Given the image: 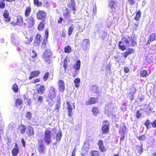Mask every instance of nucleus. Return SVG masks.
I'll list each match as a JSON object with an SVG mask.
<instances>
[{
    "mask_svg": "<svg viewBox=\"0 0 156 156\" xmlns=\"http://www.w3.org/2000/svg\"><path fill=\"white\" fill-rule=\"evenodd\" d=\"M155 35L154 34H152L149 37V40L150 41H153L155 40Z\"/></svg>",
    "mask_w": 156,
    "mask_h": 156,
    "instance_id": "nucleus-40",
    "label": "nucleus"
},
{
    "mask_svg": "<svg viewBox=\"0 0 156 156\" xmlns=\"http://www.w3.org/2000/svg\"><path fill=\"white\" fill-rule=\"evenodd\" d=\"M40 81V78H38L32 81V83H37L39 82Z\"/></svg>",
    "mask_w": 156,
    "mask_h": 156,
    "instance_id": "nucleus-60",
    "label": "nucleus"
},
{
    "mask_svg": "<svg viewBox=\"0 0 156 156\" xmlns=\"http://www.w3.org/2000/svg\"><path fill=\"white\" fill-rule=\"evenodd\" d=\"M34 4L37 7L41 6L42 5V3L39 2V0H34Z\"/></svg>",
    "mask_w": 156,
    "mask_h": 156,
    "instance_id": "nucleus-37",
    "label": "nucleus"
},
{
    "mask_svg": "<svg viewBox=\"0 0 156 156\" xmlns=\"http://www.w3.org/2000/svg\"><path fill=\"white\" fill-rule=\"evenodd\" d=\"M26 24L28 28L33 27L35 25V18L33 16L28 17L25 20Z\"/></svg>",
    "mask_w": 156,
    "mask_h": 156,
    "instance_id": "nucleus-5",
    "label": "nucleus"
},
{
    "mask_svg": "<svg viewBox=\"0 0 156 156\" xmlns=\"http://www.w3.org/2000/svg\"><path fill=\"white\" fill-rule=\"evenodd\" d=\"M100 35L102 37V39H104L107 36V33L103 31H101L100 33Z\"/></svg>",
    "mask_w": 156,
    "mask_h": 156,
    "instance_id": "nucleus-42",
    "label": "nucleus"
},
{
    "mask_svg": "<svg viewBox=\"0 0 156 156\" xmlns=\"http://www.w3.org/2000/svg\"><path fill=\"white\" fill-rule=\"evenodd\" d=\"M151 122H150L149 119H147L146 120V121L144 123V125L145 126L150 125V124H151Z\"/></svg>",
    "mask_w": 156,
    "mask_h": 156,
    "instance_id": "nucleus-64",
    "label": "nucleus"
},
{
    "mask_svg": "<svg viewBox=\"0 0 156 156\" xmlns=\"http://www.w3.org/2000/svg\"><path fill=\"white\" fill-rule=\"evenodd\" d=\"M33 98L37 103L40 105L43 103L44 99L43 96L41 95H38V94H37V93L33 94Z\"/></svg>",
    "mask_w": 156,
    "mask_h": 156,
    "instance_id": "nucleus-13",
    "label": "nucleus"
},
{
    "mask_svg": "<svg viewBox=\"0 0 156 156\" xmlns=\"http://www.w3.org/2000/svg\"><path fill=\"white\" fill-rule=\"evenodd\" d=\"M25 38L26 39L24 41L25 43L27 44H30L33 40V36H27Z\"/></svg>",
    "mask_w": 156,
    "mask_h": 156,
    "instance_id": "nucleus-25",
    "label": "nucleus"
},
{
    "mask_svg": "<svg viewBox=\"0 0 156 156\" xmlns=\"http://www.w3.org/2000/svg\"><path fill=\"white\" fill-rule=\"evenodd\" d=\"M92 112L95 116L98 115V108L97 107H94L92 109Z\"/></svg>",
    "mask_w": 156,
    "mask_h": 156,
    "instance_id": "nucleus-47",
    "label": "nucleus"
},
{
    "mask_svg": "<svg viewBox=\"0 0 156 156\" xmlns=\"http://www.w3.org/2000/svg\"><path fill=\"white\" fill-rule=\"evenodd\" d=\"M45 90L46 88L43 85H41L37 90V94H43L44 93Z\"/></svg>",
    "mask_w": 156,
    "mask_h": 156,
    "instance_id": "nucleus-22",
    "label": "nucleus"
},
{
    "mask_svg": "<svg viewBox=\"0 0 156 156\" xmlns=\"http://www.w3.org/2000/svg\"><path fill=\"white\" fill-rule=\"evenodd\" d=\"M130 5H133L135 3V0H128Z\"/></svg>",
    "mask_w": 156,
    "mask_h": 156,
    "instance_id": "nucleus-63",
    "label": "nucleus"
},
{
    "mask_svg": "<svg viewBox=\"0 0 156 156\" xmlns=\"http://www.w3.org/2000/svg\"><path fill=\"white\" fill-rule=\"evenodd\" d=\"M74 27L73 25H71L69 27L68 30V35L69 36L71 35L73 31Z\"/></svg>",
    "mask_w": 156,
    "mask_h": 156,
    "instance_id": "nucleus-31",
    "label": "nucleus"
},
{
    "mask_svg": "<svg viewBox=\"0 0 156 156\" xmlns=\"http://www.w3.org/2000/svg\"><path fill=\"white\" fill-rule=\"evenodd\" d=\"M91 90L93 92H95L97 90V87L95 85H93L91 87Z\"/></svg>",
    "mask_w": 156,
    "mask_h": 156,
    "instance_id": "nucleus-59",
    "label": "nucleus"
},
{
    "mask_svg": "<svg viewBox=\"0 0 156 156\" xmlns=\"http://www.w3.org/2000/svg\"><path fill=\"white\" fill-rule=\"evenodd\" d=\"M119 47L120 49L122 51H124L126 49V47L125 45L122 44L121 41H119Z\"/></svg>",
    "mask_w": 156,
    "mask_h": 156,
    "instance_id": "nucleus-36",
    "label": "nucleus"
},
{
    "mask_svg": "<svg viewBox=\"0 0 156 156\" xmlns=\"http://www.w3.org/2000/svg\"><path fill=\"white\" fill-rule=\"evenodd\" d=\"M147 72L146 70H142L141 71L140 73V75L143 77H146L147 76Z\"/></svg>",
    "mask_w": 156,
    "mask_h": 156,
    "instance_id": "nucleus-33",
    "label": "nucleus"
},
{
    "mask_svg": "<svg viewBox=\"0 0 156 156\" xmlns=\"http://www.w3.org/2000/svg\"><path fill=\"white\" fill-rule=\"evenodd\" d=\"M142 115V112L141 111L137 110L136 112V116L137 119H139Z\"/></svg>",
    "mask_w": 156,
    "mask_h": 156,
    "instance_id": "nucleus-49",
    "label": "nucleus"
},
{
    "mask_svg": "<svg viewBox=\"0 0 156 156\" xmlns=\"http://www.w3.org/2000/svg\"><path fill=\"white\" fill-rule=\"evenodd\" d=\"M49 36V30L48 28H46L45 30V34L44 39L41 45L42 48L44 49L46 47L48 42V39Z\"/></svg>",
    "mask_w": 156,
    "mask_h": 156,
    "instance_id": "nucleus-6",
    "label": "nucleus"
},
{
    "mask_svg": "<svg viewBox=\"0 0 156 156\" xmlns=\"http://www.w3.org/2000/svg\"><path fill=\"white\" fill-rule=\"evenodd\" d=\"M5 6V4L4 0H0V8L1 9H3Z\"/></svg>",
    "mask_w": 156,
    "mask_h": 156,
    "instance_id": "nucleus-41",
    "label": "nucleus"
},
{
    "mask_svg": "<svg viewBox=\"0 0 156 156\" xmlns=\"http://www.w3.org/2000/svg\"><path fill=\"white\" fill-rule=\"evenodd\" d=\"M114 108L113 104L112 103H107L106 104L105 108V114H107L108 115H111L112 114Z\"/></svg>",
    "mask_w": 156,
    "mask_h": 156,
    "instance_id": "nucleus-8",
    "label": "nucleus"
},
{
    "mask_svg": "<svg viewBox=\"0 0 156 156\" xmlns=\"http://www.w3.org/2000/svg\"><path fill=\"white\" fill-rule=\"evenodd\" d=\"M109 5L110 7L112 9L115 7L116 4L114 2L111 1L110 2Z\"/></svg>",
    "mask_w": 156,
    "mask_h": 156,
    "instance_id": "nucleus-52",
    "label": "nucleus"
},
{
    "mask_svg": "<svg viewBox=\"0 0 156 156\" xmlns=\"http://www.w3.org/2000/svg\"><path fill=\"white\" fill-rule=\"evenodd\" d=\"M9 12L7 10H4L3 16L4 18V21L7 22H9L10 21V17L9 16Z\"/></svg>",
    "mask_w": 156,
    "mask_h": 156,
    "instance_id": "nucleus-20",
    "label": "nucleus"
},
{
    "mask_svg": "<svg viewBox=\"0 0 156 156\" xmlns=\"http://www.w3.org/2000/svg\"><path fill=\"white\" fill-rule=\"evenodd\" d=\"M151 124L153 127H156V119L154 120L152 122H151Z\"/></svg>",
    "mask_w": 156,
    "mask_h": 156,
    "instance_id": "nucleus-58",
    "label": "nucleus"
},
{
    "mask_svg": "<svg viewBox=\"0 0 156 156\" xmlns=\"http://www.w3.org/2000/svg\"><path fill=\"white\" fill-rule=\"evenodd\" d=\"M19 152V147L17 144L15 143L14 147L12 149L11 151L12 156H17Z\"/></svg>",
    "mask_w": 156,
    "mask_h": 156,
    "instance_id": "nucleus-16",
    "label": "nucleus"
},
{
    "mask_svg": "<svg viewBox=\"0 0 156 156\" xmlns=\"http://www.w3.org/2000/svg\"><path fill=\"white\" fill-rule=\"evenodd\" d=\"M82 151L85 154H87L89 148L83 146L82 148Z\"/></svg>",
    "mask_w": 156,
    "mask_h": 156,
    "instance_id": "nucleus-46",
    "label": "nucleus"
},
{
    "mask_svg": "<svg viewBox=\"0 0 156 156\" xmlns=\"http://www.w3.org/2000/svg\"><path fill=\"white\" fill-rule=\"evenodd\" d=\"M26 133L29 136H33L34 134L33 128L31 126H28L27 128Z\"/></svg>",
    "mask_w": 156,
    "mask_h": 156,
    "instance_id": "nucleus-19",
    "label": "nucleus"
},
{
    "mask_svg": "<svg viewBox=\"0 0 156 156\" xmlns=\"http://www.w3.org/2000/svg\"><path fill=\"white\" fill-rule=\"evenodd\" d=\"M47 13L44 10H39L36 13V17L39 20H46L47 18Z\"/></svg>",
    "mask_w": 156,
    "mask_h": 156,
    "instance_id": "nucleus-7",
    "label": "nucleus"
},
{
    "mask_svg": "<svg viewBox=\"0 0 156 156\" xmlns=\"http://www.w3.org/2000/svg\"><path fill=\"white\" fill-rule=\"evenodd\" d=\"M121 41L122 42L123 44H129V42L128 41H127V40H126L124 37L122 38Z\"/></svg>",
    "mask_w": 156,
    "mask_h": 156,
    "instance_id": "nucleus-54",
    "label": "nucleus"
},
{
    "mask_svg": "<svg viewBox=\"0 0 156 156\" xmlns=\"http://www.w3.org/2000/svg\"><path fill=\"white\" fill-rule=\"evenodd\" d=\"M40 74V72L39 70H34L32 71L30 73L29 79L31 80L33 78L37 77Z\"/></svg>",
    "mask_w": 156,
    "mask_h": 156,
    "instance_id": "nucleus-18",
    "label": "nucleus"
},
{
    "mask_svg": "<svg viewBox=\"0 0 156 156\" xmlns=\"http://www.w3.org/2000/svg\"><path fill=\"white\" fill-rule=\"evenodd\" d=\"M41 36L39 34H37L34 39L33 43V45L34 47H38L41 41Z\"/></svg>",
    "mask_w": 156,
    "mask_h": 156,
    "instance_id": "nucleus-11",
    "label": "nucleus"
},
{
    "mask_svg": "<svg viewBox=\"0 0 156 156\" xmlns=\"http://www.w3.org/2000/svg\"><path fill=\"white\" fill-rule=\"evenodd\" d=\"M141 13L140 12V11H138L136 13V15L134 18V19L136 21L139 20L141 16Z\"/></svg>",
    "mask_w": 156,
    "mask_h": 156,
    "instance_id": "nucleus-38",
    "label": "nucleus"
},
{
    "mask_svg": "<svg viewBox=\"0 0 156 156\" xmlns=\"http://www.w3.org/2000/svg\"><path fill=\"white\" fill-rule=\"evenodd\" d=\"M101 130L102 133L104 134H105L109 133V125L108 124L107 121H104L103 122Z\"/></svg>",
    "mask_w": 156,
    "mask_h": 156,
    "instance_id": "nucleus-9",
    "label": "nucleus"
},
{
    "mask_svg": "<svg viewBox=\"0 0 156 156\" xmlns=\"http://www.w3.org/2000/svg\"><path fill=\"white\" fill-rule=\"evenodd\" d=\"M51 50L46 49L45 50L43 55L42 57L44 61L48 64H50L51 62L50 58L51 56Z\"/></svg>",
    "mask_w": 156,
    "mask_h": 156,
    "instance_id": "nucleus-4",
    "label": "nucleus"
},
{
    "mask_svg": "<svg viewBox=\"0 0 156 156\" xmlns=\"http://www.w3.org/2000/svg\"><path fill=\"white\" fill-rule=\"evenodd\" d=\"M62 132L61 131H58L56 135V141L55 143L53 144V145H55L60 142L62 137Z\"/></svg>",
    "mask_w": 156,
    "mask_h": 156,
    "instance_id": "nucleus-17",
    "label": "nucleus"
},
{
    "mask_svg": "<svg viewBox=\"0 0 156 156\" xmlns=\"http://www.w3.org/2000/svg\"><path fill=\"white\" fill-rule=\"evenodd\" d=\"M26 130V127L23 124L19 126L17 129V131H19L21 133L23 134L25 133Z\"/></svg>",
    "mask_w": 156,
    "mask_h": 156,
    "instance_id": "nucleus-23",
    "label": "nucleus"
},
{
    "mask_svg": "<svg viewBox=\"0 0 156 156\" xmlns=\"http://www.w3.org/2000/svg\"><path fill=\"white\" fill-rule=\"evenodd\" d=\"M135 49L132 48H129L128 49L126 50V51L128 52V53L129 54H131L132 53H134L135 52Z\"/></svg>",
    "mask_w": 156,
    "mask_h": 156,
    "instance_id": "nucleus-43",
    "label": "nucleus"
},
{
    "mask_svg": "<svg viewBox=\"0 0 156 156\" xmlns=\"http://www.w3.org/2000/svg\"><path fill=\"white\" fill-rule=\"evenodd\" d=\"M90 42L88 39H85L83 40L82 44V47L85 50H87L89 49V47Z\"/></svg>",
    "mask_w": 156,
    "mask_h": 156,
    "instance_id": "nucleus-15",
    "label": "nucleus"
},
{
    "mask_svg": "<svg viewBox=\"0 0 156 156\" xmlns=\"http://www.w3.org/2000/svg\"><path fill=\"white\" fill-rule=\"evenodd\" d=\"M66 31H62V34L61 35V37H66Z\"/></svg>",
    "mask_w": 156,
    "mask_h": 156,
    "instance_id": "nucleus-61",
    "label": "nucleus"
},
{
    "mask_svg": "<svg viewBox=\"0 0 156 156\" xmlns=\"http://www.w3.org/2000/svg\"><path fill=\"white\" fill-rule=\"evenodd\" d=\"M66 109L68 110V115L69 117H71L73 115L72 110L75 109V103L72 99H69L66 101Z\"/></svg>",
    "mask_w": 156,
    "mask_h": 156,
    "instance_id": "nucleus-1",
    "label": "nucleus"
},
{
    "mask_svg": "<svg viewBox=\"0 0 156 156\" xmlns=\"http://www.w3.org/2000/svg\"><path fill=\"white\" fill-rule=\"evenodd\" d=\"M46 24V20H42L40 22L37 26V29L39 31H42L44 29Z\"/></svg>",
    "mask_w": 156,
    "mask_h": 156,
    "instance_id": "nucleus-21",
    "label": "nucleus"
},
{
    "mask_svg": "<svg viewBox=\"0 0 156 156\" xmlns=\"http://www.w3.org/2000/svg\"><path fill=\"white\" fill-rule=\"evenodd\" d=\"M32 10V8L30 6L27 7L24 11V16L25 17H28L30 15Z\"/></svg>",
    "mask_w": 156,
    "mask_h": 156,
    "instance_id": "nucleus-24",
    "label": "nucleus"
},
{
    "mask_svg": "<svg viewBox=\"0 0 156 156\" xmlns=\"http://www.w3.org/2000/svg\"><path fill=\"white\" fill-rule=\"evenodd\" d=\"M24 23L23 18L22 16L20 15H17L16 16V19L12 21L10 24L13 27L16 26L19 27H22Z\"/></svg>",
    "mask_w": 156,
    "mask_h": 156,
    "instance_id": "nucleus-2",
    "label": "nucleus"
},
{
    "mask_svg": "<svg viewBox=\"0 0 156 156\" xmlns=\"http://www.w3.org/2000/svg\"><path fill=\"white\" fill-rule=\"evenodd\" d=\"M98 146L99 147V150L102 152H105L106 149L104 146L103 142L101 140H99L98 142Z\"/></svg>",
    "mask_w": 156,
    "mask_h": 156,
    "instance_id": "nucleus-26",
    "label": "nucleus"
},
{
    "mask_svg": "<svg viewBox=\"0 0 156 156\" xmlns=\"http://www.w3.org/2000/svg\"><path fill=\"white\" fill-rule=\"evenodd\" d=\"M126 129V127L124 126H121L120 128V132L121 131L122 132H125Z\"/></svg>",
    "mask_w": 156,
    "mask_h": 156,
    "instance_id": "nucleus-50",
    "label": "nucleus"
},
{
    "mask_svg": "<svg viewBox=\"0 0 156 156\" xmlns=\"http://www.w3.org/2000/svg\"><path fill=\"white\" fill-rule=\"evenodd\" d=\"M74 82L75 87L76 88H78L79 87V84L80 82V79L79 78H76L74 80Z\"/></svg>",
    "mask_w": 156,
    "mask_h": 156,
    "instance_id": "nucleus-35",
    "label": "nucleus"
},
{
    "mask_svg": "<svg viewBox=\"0 0 156 156\" xmlns=\"http://www.w3.org/2000/svg\"><path fill=\"white\" fill-rule=\"evenodd\" d=\"M58 84L59 90L61 92H63L65 90V84L64 81L61 80H58Z\"/></svg>",
    "mask_w": 156,
    "mask_h": 156,
    "instance_id": "nucleus-14",
    "label": "nucleus"
},
{
    "mask_svg": "<svg viewBox=\"0 0 156 156\" xmlns=\"http://www.w3.org/2000/svg\"><path fill=\"white\" fill-rule=\"evenodd\" d=\"M81 62L80 60L77 61L76 64L74 65L73 68L75 70L79 71L80 68Z\"/></svg>",
    "mask_w": 156,
    "mask_h": 156,
    "instance_id": "nucleus-30",
    "label": "nucleus"
},
{
    "mask_svg": "<svg viewBox=\"0 0 156 156\" xmlns=\"http://www.w3.org/2000/svg\"><path fill=\"white\" fill-rule=\"evenodd\" d=\"M137 137L140 140H145L146 138V136L144 134L143 135L140 136H137Z\"/></svg>",
    "mask_w": 156,
    "mask_h": 156,
    "instance_id": "nucleus-48",
    "label": "nucleus"
},
{
    "mask_svg": "<svg viewBox=\"0 0 156 156\" xmlns=\"http://www.w3.org/2000/svg\"><path fill=\"white\" fill-rule=\"evenodd\" d=\"M72 51V49L70 46L68 45L65 47L64 48V52L65 53H69Z\"/></svg>",
    "mask_w": 156,
    "mask_h": 156,
    "instance_id": "nucleus-32",
    "label": "nucleus"
},
{
    "mask_svg": "<svg viewBox=\"0 0 156 156\" xmlns=\"http://www.w3.org/2000/svg\"><path fill=\"white\" fill-rule=\"evenodd\" d=\"M56 96V89L52 86H51L49 93L48 94V98L51 100L55 98Z\"/></svg>",
    "mask_w": 156,
    "mask_h": 156,
    "instance_id": "nucleus-10",
    "label": "nucleus"
},
{
    "mask_svg": "<svg viewBox=\"0 0 156 156\" xmlns=\"http://www.w3.org/2000/svg\"><path fill=\"white\" fill-rule=\"evenodd\" d=\"M23 103V101L21 99L17 98L15 102V105L17 107L20 106L22 108V106H21L22 105Z\"/></svg>",
    "mask_w": 156,
    "mask_h": 156,
    "instance_id": "nucleus-28",
    "label": "nucleus"
},
{
    "mask_svg": "<svg viewBox=\"0 0 156 156\" xmlns=\"http://www.w3.org/2000/svg\"><path fill=\"white\" fill-rule=\"evenodd\" d=\"M97 101L94 98H91L86 101V104L87 105H89L94 104Z\"/></svg>",
    "mask_w": 156,
    "mask_h": 156,
    "instance_id": "nucleus-29",
    "label": "nucleus"
},
{
    "mask_svg": "<svg viewBox=\"0 0 156 156\" xmlns=\"http://www.w3.org/2000/svg\"><path fill=\"white\" fill-rule=\"evenodd\" d=\"M122 54L125 58H126L129 55V54L128 53V52L126 51L125 52L122 53Z\"/></svg>",
    "mask_w": 156,
    "mask_h": 156,
    "instance_id": "nucleus-62",
    "label": "nucleus"
},
{
    "mask_svg": "<svg viewBox=\"0 0 156 156\" xmlns=\"http://www.w3.org/2000/svg\"><path fill=\"white\" fill-rule=\"evenodd\" d=\"M90 154L91 156H98V152L96 151H91Z\"/></svg>",
    "mask_w": 156,
    "mask_h": 156,
    "instance_id": "nucleus-51",
    "label": "nucleus"
},
{
    "mask_svg": "<svg viewBox=\"0 0 156 156\" xmlns=\"http://www.w3.org/2000/svg\"><path fill=\"white\" fill-rule=\"evenodd\" d=\"M32 52L34 54V55L31 56V58H34L37 57V54L35 51L32 50Z\"/></svg>",
    "mask_w": 156,
    "mask_h": 156,
    "instance_id": "nucleus-55",
    "label": "nucleus"
},
{
    "mask_svg": "<svg viewBox=\"0 0 156 156\" xmlns=\"http://www.w3.org/2000/svg\"><path fill=\"white\" fill-rule=\"evenodd\" d=\"M12 89L13 92L15 93H17L18 91V86L16 83H14L12 87Z\"/></svg>",
    "mask_w": 156,
    "mask_h": 156,
    "instance_id": "nucleus-34",
    "label": "nucleus"
},
{
    "mask_svg": "<svg viewBox=\"0 0 156 156\" xmlns=\"http://www.w3.org/2000/svg\"><path fill=\"white\" fill-rule=\"evenodd\" d=\"M66 9L67 10V12H66V13H63V16H65V17H66L67 16V17H69L70 16V14H69L68 12V9Z\"/></svg>",
    "mask_w": 156,
    "mask_h": 156,
    "instance_id": "nucleus-57",
    "label": "nucleus"
},
{
    "mask_svg": "<svg viewBox=\"0 0 156 156\" xmlns=\"http://www.w3.org/2000/svg\"><path fill=\"white\" fill-rule=\"evenodd\" d=\"M52 133L48 129H46L44 132V140L45 143L47 145L51 144V142Z\"/></svg>",
    "mask_w": 156,
    "mask_h": 156,
    "instance_id": "nucleus-3",
    "label": "nucleus"
},
{
    "mask_svg": "<svg viewBox=\"0 0 156 156\" xmlns=\"http://www.w3.org/2000/svg\"><path fill=\"white\" fill-rule=\"evenodd\" d=\"M60 107V103L58 102L55 105V110H57L58 111L59 110Z\"/></svg>",
    "mask_w": 156,
    "mask_h": 156,
    "instance_id": "nucleus-53",
    "label": "nucleus"
},
{
    "mask_svg": "<svg viewBox=\"0 0 156 156\" xmlns=\"http://www.w3.org/2000/svg\"><path fill=\"white\" fill-rule=\"evenodd\" d=\"M26 117L29 120H30L32 118V113L30 112H27L26 113Z\"/></svg>",
    "mask_w": 156,
    "mask_h": 156,
    "instance_id": "nucleus-44",
    "label": "nucleus"
},
{
    "mask_svg": "<svg viewBox=\"0 0 156 156\" xmlns=\"http://www.w3.org/2000/svg\"><path fill=\"white\" fill-rule=\"evenodd\" d=\"M124 38L129 42V41H131L132 40V37L128 36H126Z\"/></svg>",
    "mask_w": 156,
    "mask_h": 156,
    "instance_id": "nucleus-56",
    "label": "nucleus"
},
{
    "mask_svg": "<svg viewBox=\"0 0 156 156\" xmlns=\"http://www.w3.org/2000/svg\"><path fill=\"white\" fill-rule=\"evenodd\" d=\"M153 109V107L150 105H149L147 108L145 109V111L148 114H150Z\"/></svg>",
    "mask_w": 156,
    "mask_h": 156,
    "instance_id": "nucleus-39",
    "label": "nucleus"
},
{
    "mask_svg": "<svg viewBox=\"0 0 156 156\" xmlns=\"http://www.w3.org/2000/svg\"><path fill=\"white\" fill-rule=\"evenodd\" d=\"M68 6L69 8H72L73 10L74 11L76 10V3L74 0H70V3L69 5H68Z\"/></svg>",
    "mask_w": 156,
    "mask_h": 156,
    "instance_id": "nucleus-27",
    "label": "nucleus"
},
{
    "mask_svg": "<svg viewBox=\"0 0 156 156\" xmlns=\"http://www.w3.org/2000/svg\"><path fill=\"white\" fill-rule=\"evenodd\" d=\"M49 75V72H48L45 73L43 77V79L44 81H46L48 80Z\"/></svg>",
    "mask_w": 156,
    "mask_h": 156,
    "instance_id": "nucleus-45",
    "label": "nucleus"
},
{
    "mask_svg": "<svg viewBox=\"0 0 156 156\" xmlns=\"http://www.w3.org/2000/svg\"><path fill=\"white\" fill-rule=\"evenodd\" d=\"M37 150L40 154H43L45 153L46 148L42 143H40L38 141Z\"/></svg>",
    "mask_w": 156,
    "mask_h": 156,
    "instance_id": "nucleus-12",
    "label": "nucleus"
}]
</instances>
